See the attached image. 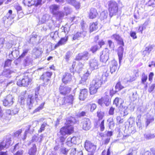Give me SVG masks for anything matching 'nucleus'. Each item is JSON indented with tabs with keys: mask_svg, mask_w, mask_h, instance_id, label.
<instances>
[{
	"mask_svg": "<svg viewBox=\"0 0 155 155\" xmlns=\"http://www.w3.org/2000/svg\"><path fill=\"white\" fill-rule=\"evenodd\" d=\"M75 119L73 117L68 119L65 123V126L61 128L60 130V134L63 135L66 134L70 135L74 132L73 126L75 123Z\"/></svg>",
	"mask_w": 155,
	"mask_h": 155,
	"instance_id": "nucleus-1",
	"label": "nucleus"
},
{
	"mask_svg": "<svg viewBox=\"0 0 155 155\" xmlns=\"http://www.w3.org/2000/svg\"><path fill=\"white\" fill-rule=\"evenodd\" d=\"M39 89L38 88L35 90L34 95L30 94L28 95L27 99V104L28 105L29 109L31 108L35 101L37 103L38 102L39 100V97L40 96L39 95Z\"/></svg>",
	"mask_w": 155,
	"mask_h": 155,
	"instance_id": "nucleus-2",
	"label": "nucleus"
},
{
	"mask_svg": "<svg viewBox=\"0 0 155 155\" xmlns=\"http://www.w3.org/2000/svg\"><path fill=\"white\" fill-rule=\"evenodd\" d=\"M108 10L111 17L116 15L118 11V6L117 3L114 1H110L107 2Z\"/></svg>",
	"mask_w": 155,
	"mask_h": 155,
	"instance_id": "nucleus-3",
	"label": "nucleus"
},
{
	"mask_svg": "<svg viewBox=\"0 0 155 155\" xmlns=\"http://www.w3.org/2000/svg\"><path fill=\"white\" fill-rule=\"evenodd\" d=\"M101 85V82L99 81L98 78H96L95 80H93L90 85V91L91 94H95Z\"/></svg>",
	"mask_w": 155,
	"mask_h": 155,
	"instance_id": "nucleus-4",
	"label": "nucleus"
},
{
	"mask_svg": "<svg viewBox=\"0 0 155 155\" xmlns=\"http://www.w3.org/2000/svg\"><path fill=\"white\" fill-rule=\"evenodd\" d=\"M50 10L52 14L56 16L57 18L60 20L63 18L64 16V14L61 12H59L58 10L59 9V6L56 5H53L50 7Z\"/></svg>",
	"mask_w": 155,
	"mask_h": 155,
	"instance_id": "nucleus-5",
	"label": "nucleus"
},
{
	"mask_svg": "<svg viewBox=\"0 0 155 155\" xmlns=\"http://www.w3.org/2000/svg\"><path fill=\"white\" fill-rule=\"evenodd\" d=\"M31 79L28 76L25 75L22 78H20L17 82V84L20 86H28L31 82Z\"/></svg>",
	"mask_w": 155,
	"mask_h": 155,
	"instance_id": "nucleus-6",
	"label": "nucleus"
},
{
	"mask_svg": "<svg viewBox=\"0 0 155 155\" xmlns=\"http://www.w3.org/2000/svg\"><path fill=\"white\" fill-rule=\"evenodd\" d=\"M109 54V50L107 48H105L101 53L100 56V61L103 64V65H106V62L108 59Z\"/></svg>",
	"mask_w": 155,
	"mask_h": 155,
	"instance_id": "nucleus-7",
	"label": "nucleus"
},
{
	"mask_svg": "<svg viewBox=\"0 0 155 155\" xmlns=\"http://www.w3.org/2000/svg\"><path fill=\"white\" fill-rule=\"evenodd\" d=\"M88 64L90 69L91 71L98 69L99 65L98 60L95 58L91 59L89 61Z\"/></svg>",
	"mask_w": 155,
	"mask_h": 155,
	"instance_id": "nucleus-8",
	"label": "nucleus"
},
{
	"mask_svg": "<svg viewBox=\"0 0 155 155\" xmlns=\"http://www.w3.org/2000/svg\"><path fill=\"white\" fill-rule=\"evenodd\" d=\"M85 147L88 152H93L95 150L96 146L91 142L87 140L85 143Z\"/></svg>",
	"mask_w": 155,
	"mask_h": 155,
	"instance_id": "nucleus-9",
	"label": "nucleus"
},
{
	"mask_svg": "<svg viewBox=\"0 0 155 155\" xmlns=\"http://www.w3.org/2000/svg\"><path fill=\"white\" fill-rule=\"evenodd\" d=\"M11 143V140L9 137L4 139L3 141L0 140V151L5 147L8 148Z\"/></svg>",
	"mask_w": 155,
	"mask_h": 155,
	"instance_id": "nucleus-10",
	"label": "nucleus"
},
{
	"mask_svg": "<svg viewBox=\"0 0 155 155\" xmlns=\"http://www.w3.org/2000/svg\"><path fill=\"white\" fill-rule=\"evenodd\" d=\"M14 97L11 94L8 95L6 99L3 101V105L5 106L10 107L12 106L14 101Z\"/></svg>",
	"mask_w": 155,
	"mask_h": 155,
	"instance_id": "nucleus-11",
	"label": "nucleus"
},
{
	"mask_svg": "<svg viewBox=\"0 0 155 155\" xmlns=\"http://www.w3.org/2000/svg\"><path fill=\"white\" fill-rule=\"evenodd\" d=\"M81 124L83 130H87L91 128V122L89 119L84 118L82 120Z\"/></svg>",
	"mask_w": 155,
	"mask_h": 155,
	"instance_id": "nucleus-12",
	"label": "nucleus"
},
{
	"mask_svg": "<svg viewBox=\"0 0 155 155\" xmlns=\"http://www.w3.org/2000/svg\"><path fill=\"white\" fill-rule=\"evenodd\" d=\"M70 87L62 84L60 86L59 90L60 94L63 95H66L68 94L71 91Z\"/></svg>",
	"mask_w": 155,
	"mask_h": 155,
	"instance_id": "nucleus-13",
	"label": "nucleus"
},
{
	"mask_svg": "<svg viewBox=\"0 0 155 155\" xmlns=\"http://www.w3.org/2000/svg\"><path fill=\"white\" fill-rule=\"evenodd\" d=\"M89 53L87 51L79 53L76 56V60H87L89 58Z\"/></svg>",
	"mask_w": 155,
	"mask_h": 155,
	"instance_id": "nucleus-14",
	"label": "nucleus"
},
{
	"mask_svg": "<svg viewBox=\"0 0 155 155\" xmlns=\"http://www.w3.org/2000/svg\"><path fill=\"white\" fill-rule=\"evenodd\" d=\"M52 73L49 72L44 73L40 77V79L42 80L46 84H48L49 81V78L52 75Z\"/></svg>",
	"mask_w": 155,
	"mask_h": 155,
	"instance_id": "nucleus-15",
	"label": "nucleus"
},
{
	"mask_svg": "<svg viewBox=\"0 0 155 155\" xmlns=\"http://www.w3.org/2000/svg\"><path fill=\"white\" fill-rule=\"evenodd\" d=\"M110 72L111 74L114 72L117 69V63L115 60H113L109 62Z\"/></svg>",
	"mask_w": 155,
	"mask_h": 155,
	"instance_id": "nucleus-16",
	"label": "nucleus"
},
{
	"mask_svg": "<svg viewBox=\"0 0 155 155\" xmlns=\"http://www.w3.org/2000/svg\"><path fill=\"white\" fill-rule=\"evenodd\" d=\"M110 92L109 91L106 92L105 93V96L103 97V103L107 106H108L110 102Z\"/></svg>",
	"mask_w": 155,
	"mask_h": 155,
	"instance_id": "nucleus-17",
	"label": "nucleus"
},
{
	"mask_svg": "<svg viewBox=\"0 0 155 155\" xmlns=\"http://www.w3.org/2000/svg\"><path fill=\"white\" fill-rule=\"evenodd\" d=\"M109 73L107 71L105 72L100 77L97 78H98L99 80V81L101 82V84L105 83L107 81V78L109 76Z\"/></svg>",
	"mask_w": 155,
	"mask_h": 155,
	"instance_id": "nucleus-18",
	"label": "nucleus"
},
{
	"mask_svg": "<svg viewBox=\"0 0 155 155\" xmlns=\"http://www.w3.org/2000/svg\"><path fill=\"white\" fill-rule=\"evenodd\" d=\"M88 96V91L87 89H84L81 90L79 96V98L81 100H84Z\"/></svg>",
	"mask_w": 155,
	"mask_h": 155,
	"instance_id": "nucleus-19",
	"label": "nucleus"
},
{
	"mask_svg": "<svg viewBox=\"0 0 155 155\" xmlns=\"http://www.w3.org/2000/svg\"><path fill=\"white\" fill-rule=\"evenodd\" d=\"M127 108V107L126 106L123 105H120L119 109L121 116L124 117L128 114Z\"/></svg>",
	"mask_w": 155,
	"mask_h": 155,
	"instance_id": "nucleus-20",
	"label": "nucleus"
},
{
	"mask_svg": "<svg viewBox=\"0 0 155 155\" xmlns=\"http://www.w3.org/2000/svg\"><path fill=\"white\" fill-rule=\"evenodd\" d=\"M71 76L69 73H65L63 75L62 78V81L64 84H67L71 80Z\"/></svg>",
	"mask_w": 155,
	"mask_h": 155,
	"instance_id": "nucleus-21",
	"label": "nucleus"
},
{
	"mask_svg": "<svg viewBox=\"0 0 155 155\" xmlns=\"http://www.w3.org/2000/svg\"><path fill=\"white\" fill-rule=\"evenodd\" d=\"M112 38L116 40L118 44L122 45H124L123 40L119 35L116 34H114L112 36Z\"/></svg>",
	"mask_w": 155,
	"mask_h": 155,
	"instance_id": "nucleus-22",
	"label": "nucleus"
},
{
	"mask_svg": "<svg viewBox=\"0 0 155 155\" xmlns=\"http://www.w3.org/2000/svg\"><path fill=\"white\" fill-rule=\"evenodd\" d=\"M32 55L35 58H38L41 54V49L37 48H34L32 51Z\"/></svg>",
	"mask_w": 155,
	"mask_h": 155,
	"instance_id": "nucleus-23",
	"label": "nucleus"
},
{
	"mask_svg": "<svg viewBox=\"0 0 155 155\" xmlns=\"http://www.w3.org/2000/svg\"><path fill=\"white\" fill-rule=\"evenodd\" d=\"M74 97L72 95H70L69 96L65 98V99L64 100V103L61 104H60V105H62L66 103H68L70 104H72L73 101Z\"/></svg>",
	"mask_w": 155,
	"mask_h": 155,
	"instance_id": "nucleus-24",
	"label": "nucleus"
},
{
	"mask_svg": "<svg viewBox=\"0 0 155 155\" xmlns=\"http://www.w3.org/2000/svg\"><path fill=\"white\" fill-rule=\"evenodd\" d=\"M90 74V72L87 71L82 77L81 80L80 81L79 83L83 84H86V81L88 77Z\"/></svg>",
	"mask_w": 155,
	"mask_h": 155,
	"instance_id": "nucleus-25",
	"label": "nucleus"
},
{
	"mask_svg": "<svg viewBox=\"0 0 155 155\" xmlns=\"http://www.w3.org/2000/svg\"><path fill=\"white\" fill-rule=\"evenodd\" d=\"M68 40V36H66V35L65 37L61 38L60 40L58 42V43L55 45V48H56L60 46L65 44Z\"/></svg>",
	"mask_w": 155,
	"mask_h": 155,
	"instance_id": "nucleus-26",
	"label": "nucleus"
},
{
	"mask_svg": "<svg viewBox=\"0 0 155 155\" xmlns=\"http://www.w3.org/2000/svg\"><path fill=\"white\" fill-rule=\"evenodd\" d=\"M97 15L98 13L97 10L95 9L92 8L90 10L89 16L90 18L93 19L95 18Z\"/></svg>",
	"mask_w": 155,
	"mask_h": 155,
	"instance_id": "nucleus-27",
	"label": "nucleus"
},
{
	"mask_svg": "<svg viewBox=\"0 0 155 155\" xmlns=\"http://www.w3.org/2000/svg\"><path fill=\"white\" fill-rule=\"evenodd\" d=\"M18 51L15 48H13L12 51H11V53L9 54V57L11 59H13V58L17 57L19 54Z\"/></svg>",
	"mask_w": 155,
	"mask_h": 155,
	"instance_id": "nucleus-28",
	"label": "nucleus"
},
{
	"mask_svg": "<svg viewBox=\"0 0 155 155\" xmlns=\"http://www.w3.org/2000/svg\"><path fill=\"white\" fill-rule=\"evenodd\" d=\"M67 2L74 6L76 9H79L80 7L79 2L75 0H67Z\"/></svg>",
	"mask_w": 155,
	"mask_h": 155,
	"instance_id": "nucleus-29",
	"label": "nucleus"
},
{
	"mask_svg": "<svg viewBox=\"0 0 155 155\" xmlns=\"http://www.w3.org/2000/svg\"><path fill=\"white\" fill-rule=\"evenodd\" d=\"M154 117L153 115L147 114L146 118L147 126L154 120Z\"/></svg>",
	"mask_w": 155,
	"mask_h": 155,
	"instance_id": "nucleus-30",
	"label": "nucleus"
},
{
	"mask_svg": "<svg viewBox=\"0 0 155 155\" xmlns=\"http://www.w3.org/2000/svg\"><path fill=\"white\" fill-rule=\"evenodd\" d=\"M97 28V22L91 23L90 27V32H92L96 30Z\"/></svg>",
	"mask_w": 155,
	"mask_h": 155,
	"instance_id": "nucleus-31",
	"label": "nucleus"
},
{
	"mask_svg": "<svg viewBox=\"0 0 155 155\" xmlns=\"http://www.w3.org/2000/svg\"><path fill=\"white\" fill-rule=\"evenodd\" d=\"M123 101L120 98L116 97L114 100V104H115L116 106H117L118 105H122L123 104Z\"/></svg>",
	"mask_w": 155,
	"mask_h": 155,
	"instance_id": "nucleus-32",
	"label": "nucleus"
},
{
	"mask_svg": "<svg viewBox=\"0 0 155 155\" xmlns=\"http://www.w3.org/2000/svg\"><path fill=\"white\" fill-rule=\"evenodd\" d=\"M85 33L84 32H78L74 35L73 39L75 40L76 39H79L81 37H83L84 36Z\"/></svg>",
	"mask_w": 155,
	"mask_h": 155,
	"instance_id": "nucleus-33",
	"label": "nucleus"
},
{
	"mask_svg": "<svg viewBox=\"0 0 155 155\" xmlns=\"http://www.w3.org/2000/svg\"><path fill=\"white\" fill-rule=\"evenodd\" d=\"M37 150L36 146L34 144L32 148H30L28 151V154L29 155H35Z\"/></svg>",
	"mask_w": 155,
	"mask_h": 155,
	"instance_id": "nucleus-34",
	"label": "nucleus"
},
{
	"mask_svg": "<svg viewBox=\"0 0 155 155\" xmlns=\"http://www.w3.org/2000/svg\"><path fill=\"white\" fill-rule=\"evenodd\" d=\"M104 120H103L101 121L100 120H98L97 121V124L99 125L101 131H104Z\"/></svg>",
	"mask_w": 155,
	"mask_h": 155,
	"instance_id": "nucleus-35",
	"label": "nucleus"
},
{
	"mask_svg": "<svg viewBox=\"0 0 155 155\" xmlns=\"http://www.w3.org/2000/svg\"><path fill=\"white\" fill-rule=\"evenodd\" d=\"M13 72V71L10 70L5 69L2 72V75L6 77H10V74Z\"/></svg>",
	"mask_w": 155,
	"mask_h": 155,
	"instance_id": "nucleus-36",
	"label": "nucleus"
},
{
	"mask_svg": "<svg viewBox=\"0 0 155 155\" xmlns=\"http://www.w3.org/2000/svg\"><path fill=\"white\" fill-rule=\"evenodd\" d=\"M107 122L109 123L108 126L110 129L113 128L114 126V122L113 118H110L107 120Z\"/></svg>",
	"mask_w": 155,
	"mask_h": 155,
	"instance_id": "nucleus-37",
	"label": "nucleus"
},
{
	"mask_svg": "<svg viewBox=\"0 0 155 155\" xmlns=\"http://www.w3.org/2000/svg\"><path fill=\"white\" fill-rule=\"evenodd\" d=\"M12 11L10 10L8 11V13H7L6 15V17L8 19H13L15 16V15L12 14Z\"/></svg>",
	"mask_w": 155,
	"mask_h": 155,
	"instance_id": "nucleus-38",
	"label": "nucleus"
},
{
	"mask_svg": "<svg viewBox=\"0 0 155 155\" xmlns=\"http://www.w3.org/2000/svg\"><path fill=\"white\" fill-rule=\"evenodd\" d=\"M108 12L107 11H104L101 12L100 15V18L102 20H104L107 18Z\"/></svg>",
	"mask_w": 155,
	"mask_h": 155,
	"instance_id": "nucleus-39",
	"label": "nucleus"
},
{
	"mask_svg": "<svg viewBox=\"0 0 155 155\" xmlns=\"http://www.w3.org/2000/svg\"><path fill=\"white\" fill-rule=\"evenodd\" d=\"M147 79V75L144 72L143 73L141 76V83L143 84H145Z\"/></svg>",
	"mask_w": 155,
	"mask_h": 155,
	"instance_id": "nucleus-40",
	"label": "nucleus"
},
{
	"mask_svg": "<svg viewBox=\"0 0 155 155\" xmlns=\"http://www.w3.org/2000/svg\"><path fill=\"white\" fill-rule=\"evenodd\" d=\"M123 50L122 48H121V50H119L118 51V56L119 57V63L120 64L121 61L122 60V58L123 56Z\"/></svg>",
	"mask_w": 155,
	"mask_h": 155,
	"instance_id": "nucleus-41",
	"label": "nucleus"
},
{
	"mask_svg": "<svg viewBox=\"0 0 155 155\" xmlns=\"http://www.w3.org/2000/svg\"><path fill=\"white\" fill-rule=\"evenodd\" d=\"M104 112L101 111H98L97 112V116L98 117V120H102L104 116Z\"/></svg>",
	"mask_w": 155,
	"mask_h": 155,
	"instance_id": "nucleus-42",
	"label": "nucleus"
},
{
	"mask_svg": "<svg viewBox=\"0 0 155 155\" xmlns=\"http://www.w3.org/2000/svg\"><path fill=\"white\" fill-rule=\"evenodd\" d=\"M115 87L117 91H118L123 89L124 87L121 85L120 82H119L117 84Z\"/></svg>",
	"mask_w": 155,
	"mask_h": 155,
	"instance_id": "nucleus-43",
	"label": "nucleus"
},
{
	"mask_svg": "<svg viewBox=\"0 0 155 155\" xmlns=\"http://www.w3.org/2000/svg\"><path fill=\"white\" fill-rule=\"evenodd\" d=\"M79 18L78 17H73L70 18L69 20L71 22H73L77 23L78 20H79Z\"/></svg>",
	"mask_w": 155,
	"mask_h": 155,
	"instance_id": "nucleus-44",
	"label": "nucleus"
},
{
	"mask_svg": "<svg viewBox=\"0 0 155 155\" xmlns=\"http://www.w3.org/2000/svg\"><path fill=\"white\" fill-rule=\"evenodd\" d=\"M29 50L28 49H25L23 50V51L21 54L19 56V58H23L27 54Z\"/></svg>",
	"mask_w": 155,
	"mask_h": 155,
	"instance_id": "nucleus-45",
	"label": "nucleus"
},
{
	"mask_svg": "<svg viewBox=\"0 0 155 155\" xmlns=\"http://www.w3.org/2000/svg\"><path fill=\"white\" fill-rule=\"evenodd\" d=\"M90 107V111L91 112L93 111L96 108V105L94 103L91 104L89 105Z\"/></svg>",
	"mask_w": 155,
	"mask_h": 155,
	"instance_id": "nucleus-46",
	"label": "nucleus"
},
{
	"mask_svg": "<svg viewBox=\"0 0 155 155\" xmlns=\"http://www.w3.org/2000/svg\"><path fill=\"white\" fill-rule=\"evenodd\" d=\"M44 103H42L38 108L35 109V110L34 111V113L38 112L40 110L42 109L44 105Z\"/></svg>",
	"mask_w": 155,
	"mask_h": 155,
	"instance_id": "nucleus-47",
	"label": "nucleus"
},
{
	"mask_svg": "<svg viewBox=\"0 0 155 155\" xmlns=\"http://www.w3.org/2000/svg\"><path fill=\"white\" fill-rule=\"evenodd\" d=\"M60 152L64 154L67 155L68 151V150L67 148L63 147L61 148L60 150Z\"/></svg>",
	"mask_w": 155,
	"mask_h": 155,
	"instance_id": "nucleus-48",
	"label": "nucleus"
},
{
	"mask_svg": "<svg viewBox=\"0 0 155 155\" xmlns=\"http://www.w3.org/2000/svg\"><path fill=\"white\" fill-rule=\"evenodd\" d=\"M64 9L66 15L69 14L71 11V9L68 7H64Z\"/></svg>",
	"mask_w": 155,
	"mask_h": 155,
	"instance_id": "nucleus-49",
	"label": "nucleus"
},
{
	"mask_svg": "<svg viewBox=\"0 0 155 155\" xmlns=\"http://www.w3.org/2000/svg\"><path fill=\"white\" fill-rule=\"evenodd\" d=\"M131 97L133 98V101H135L137 99V95L136 91H134L132 92V95L131 96Z\"/></svg>",
	"mask_w": 155,
	"mask_h": 155,
	"instance_id": "nucleus-50",
	"label": "nucleus"
},
{
	"mask_svg": "<svg viewBox=\"0 0 155 155\" xmlns=\"http://www.w3.org/2000/svg\"><path fill=\"white\" fill-rule=\"evenodd\" d=\"M47 15H43L42 16L41 21H40V22L41 23H45L48 20V19H47Z\"/></svg>",
	"mask_w": 155,
	"mask_h": 155,
	"instance_id": "nucleus-51",
	"label": "nucleus"
},
{
	"mask_svg": "<svg viewBox=\"0 0 155 155\" xmlns=\"http://www.w3.org/2000/svg\"><path fill=\"white\" fill-rule=\"evenodd\" d=\"M47 124L46 123H44L42 124L41 125L40 129L38 130L39 132L41 133L43 131L45 130V127L47 126Z\"/></svg>",
	"mask_w": 155,
	"mask_h": 155,
	"instance_id": "nucleus-52",
	"label": "nucleus"
},
{
	"mask_svg": "<svg viewBox=\"0 0 155 155\" xmlns=\"http://www.w3.org/2000/svg\"><path fill=\"white\" fill-rule=\"evenodd\" d=\"M116 120L117 122L119 124H122L124 121L123 119L121 118L120 116H118L117 117Z\"/></svg>",
	"mask_w": 155,
	"mask_h": 155,
	"instance_id": "nucleus-53",
	"label": "nucleus"
},
{
	"mask_svg": "<svg viewBox=\"0 0 155 155\" xmlns=\"http://www.w3.org/2000/svg\"><path fill=\"white\" fill-rule=\"evenodd\" d=\"M137 126L139 127L140 129H142V127L141 124V122L140 120V119H138L137 121L136 122Z\"/></svg>",
	"mask_w": 155,
	"mask_h": 155,
	"instance_id": "nucleus-54",
	"label": "nucleus"
},
{
	"mask_svg": "<svg viewBox=\"0 0 155 155\" xmlns=\"http://www.w3.org/2000/svg\"><path fill=\"white\" fill-rule=\"evenodd\" d=\"M71 55V53L70 52L68 51L66 53L65 56V59L66 61H68Z\"/></svg>",
	"mask_w": 155,
	"mask_h": 155,
	"instance_id": "nucleus-55",
	"label": "nucleus"
},
{
	"mask_svg": "<svg viewBox=\"0 0 155 155\" xmlns=\"http://www.w3.org/2000/svg\"><path fill=\"white\" fill-rule=\"evenodd\" d=\"M25 64L26 65H28L31 63V60L28 57H26L25 60Z\"/></svg>",
	"mask_w": 155,
	"mask_h": 155,
	"instance_id": "nucleus-56",
	"label": "nucleus"
},
{
	"mask_svg": "<svg viewBox=\"0 0 155 155\" xmlns=\"http://www.w3.org/2000/svg\"><path fill=\"white\" fill-rule=\"evenodd\" d=\"M24 129H21L19 130H18L17 131L14 133V136H19V135L21 134L22 133L23 131H24Z\"/></svg>",
	"mask_w": 155,
	"mask_h": 155,
	"instance_id": "nucleus-57",
	"label": "nucleus"
},
{
	"mask_svg": "<svg viewBox=\"0 0 155 155\" xmlns=\"http://www.w3.org/2000/svg\"><path fill=\"white\" fill-rule=\"evenodd\" d=\"M153 46L152 45H149L146 47L145 50L150 53V52L153 50Z\"/></svg>",
	"mask_w": 155,
	"mask_h": 155,
	"instance_id": "nucleus-58",
	"label": "nucleus"
},
{
	"mask_svg": "<svg viewBox=\"0 0 155 155\" xmlns=\"http://www.w3.org/2000/svg\"><path fill=\"white\" fill-rule=\"evenodd\" d=\"M98 49V47L97 45H95L92 47L91 49V50L93 53L95 52Z\"/></svg>",
	"mask_w": 155,
	"mask_h": 155,
	"instance_id": "nucleus-59",
	"label": "nucleus"
},
{
	"mask_svg": "<svg viewBox=\"0 0 155 155\" xmlns=\"http://www.w3.org/2000/svg\"><path fill=\"white\" fill-rule=\"evenodd\" d=\"M12 60L11 59L7 60L5 62V67H8L9 66L11 63Z\"/></svg>",
	"mask_w": 155,
	"mask_h": 155,
	"instance_id": "nucleus-60",
	"label": "nucleus"
},
{
	"mask_svg": "<svg viewBox=\"0 0 155 155\" xmlns=\"http://www.w3.org/2000/svg\"><path fill=\"white\" fill-rule=\"evenodd\" d=\"M108 44L110 48L114 49V44L111 40H108Z\"/></svg>",
	"mask_w": 155,
	"mask_h": 155,
	"instance_id": "nucleus-61",
	"label": "nucleus"
},
{
	"mask_svg": "<svg viewBox=\"0 0 155 155\" xmlns=\"http://www.w3.org/2000/svg\"><path fill=\"white\" fill-rule=\"evenodd\" d=\"M30 126L28 125L27 129H26L25 131V134L23 136H27V135H29V134H31L30 133H29V130L30 128Z\"/></svg>",
	"mask_w": 155,
	"mask_h": 155,
	"instance_id": "nucleus-62",
	"label": "nucleus"
},
{
	"mask_svg": "<svg viewBox=\"0 0 155 155\" xmlns=\"http://www.w3.org/2000/svg\"><path fill=\"white\" fill-rule=\"evenodd\" d=\"M130 35L133 39H136L137 38L136 33L134 31H131L130 33Z\"/></svg>",
	"mask_w": 155,
	"mask_h": 155,
	"instance_id": "nucleus-63",
	"label": "nucleus"
},
{
	"mask_svg": "<svg viewBox=\"0 0 155 155\" xmlns=\"http://www.w3.org/2000/svg\"><path fill=\"white\" fill-rule=\"evenodd\" d=\"M115 109L113 107H111L110 108L109 111V114L110 115H113L114 114V112Z\"/></svg>",
	"mask_w": 155,
	"mask_h": 155,
	"instance_id": "nucleus-64",
	"label": "nucleus"
}]
</instances>
